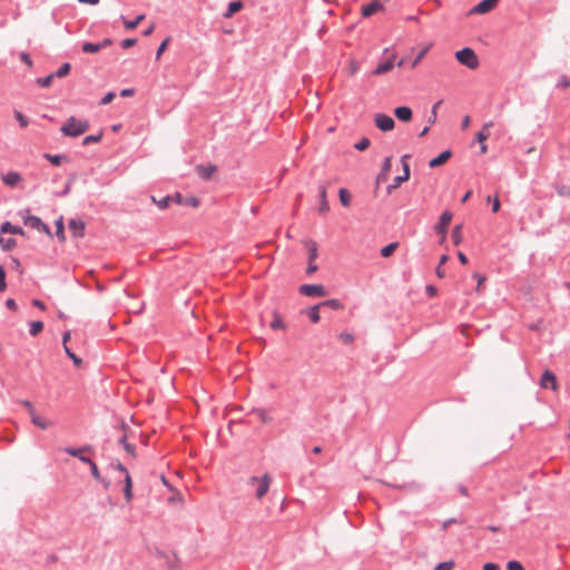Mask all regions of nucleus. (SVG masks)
<instances>
[{
	"label": "nucleus",
	"instance_id": "39",
	"mask_svg": "<svg viewBox=\"0 0 570 570\" xmlns=\"http://www.w3.org/2000/svg\"><path fill=\"white\" fill-rule=\"evenodd\" d=\"M253 414H255L264 423H268L272 421V417L264 410H254Z\"/></svg>",
	"mask_w": 570,
	"mask_h": 570
},
{
	"label": "nucleus",
	"instance_id": "26",
	"mask_svg": "<svg viewBox=\"0 0 570 570\" xmlns=\"http://www.w3.org/2000/svg\"><path fill=\"white\" fill-rule=\"evenodd\" d=\"M338 197H340V202L341 204L344 206V207H348L351 205V194L348 193L347 189L345 188H341L338 190Z\"/></svg>",
	"mask_w": 570,
	"mask_h": 570
},
{
	"label": "nucleus",
	"instance_id": "62",
	"mask_svg": "<svg viewBox=\"0 0 570 570\" xmlns=\"http://www.w3.org/2000/svg\"><path fill=\"white\" fill-rule=\"evenodd\" d=\"M21 60L24 61L28 66H32V61L28 53L22 52L20 56Z\"/></svg>",
	"mask_w": 570,
	"mask_h": 570
},
{
	"label": "nucleus",
	"instance_id": "64",
	"mask_svg": "<svg viewBox=\"0 0 570 570\" xmlns=\"http://www.w3.org/2000/svg\"><path fill=\"white\" fill-rule=\"evenodd\" d=\"M425 291L431 297L436 295V287H434L433 285H428Z\"/></svg>",
	"mask_w": 570,
	"mask_h": 570
},
{
	"label": "nucleus",
	"instance_id": "30",
	"mask_svg": "<svg viewBox=\"0 0 570 570\" xmlns=\"http://www.w3.org/2000/svg\"><path fill=\"white\" fill-rule=\"evenodd\" d=\"M43 330V323L41 321H35L30 324V335L37 336Z\"/></svg>",
	"mask_w": 570,
	"mask_h": 570
},
{
	"label": "nucleus",
	"instance_id": "44",
	"mask_svg": "<svg viewBox=\"0 0 570 570\" xmlns=\"http://www.w3.org/2000/svg\"><path fill=\"white\" fill-rule=\"evenodd\" d=\"M338 338H340V341H341L342 343H344L345 345H350V344H352V343H353V341H354V336H353V334L347 333V332L341 333V334L338 335Z\"/></svg>",
	"mask_w": 570,
	"mask_h": 570
},
{
	"label": "nucleus",
	"instance_id": "4",
	"mask_svg": "<svg viewBox=\"0 0 570 570\" xmlns=\"http://www.w3.org/2000/svg\"><path fill=\"white\" fill-rule=\"evenodd\" d=\"M407 158H409L407 155H404L402 157L401 161H402V166H403V175L396 176L393 179V184H391L387 187V193L389 194L392 193V190L399 188L402 183L407 181L410 179V166L407 164Z\"/></svg>",
	"mask_w": 570,
	"mask_h": 570
},
{
	"label": "nucleus",
	"instance_id": "41",
	"mask_svg": "<svg viewBox=\"0 0 570 570\" xmlns=\"http://www.w3.org/2000/svg\"><path fill=\"white\" fill-rule=\"evenodd\" d=\"M66 354L72 360L73 364L76 366H80L82 361L80 357H78L68 346L63 347Z\"/></svg>",
	"mask_w": 570,
	"mask_h": 570
},
{
	"label": "nucleus",
	"instance_id": "29",
	"mask_svg": "<svg viewBox=\"0 0 570 570\" xmlns=\"http://www.w3.org/2000/svg\"><path fill=\"white\" fill-rule=\"evenodd\" d=\"M81 49L86 53H96L101 49V46L99 43L85 42Z\"/></svg>",
	"mask_w": 570,
	"mask_h": 570
},
{
	"label": "nucleus",
	"instance_id": "17",
	"mask_svg": "<svg viewBox=\"0 0 570 570\" xmlns=\"http://www.w3.org/2000/svg\"><path fill=\"white\" fill-rule=\"evenodd\" d=\"M217 170V167L215 165H209V166H197L196 167V171L197 174L204 178V179H210L213 177V175L216 173Z\"/></svg>",
	"mask_w": 570,
	"mask_h": 570
},
{
	"label": "nucleus",
	"instance_id": "49",
	"mask_svg": "<svg viewBox=\"0 0 570 570\" xmlns=\"http://www.w3.org/2000/svg\"><path fill=\"white\" fill-rule=\"evenodd\" d=\"M184 205L190 206L193 208H196L199 206V199L197 197H187L185 198Z\"/></svg>",
	"mask_w": 570,
	"mask_h": 570
},
{
	"label": "nucleus",
	"instance_id": "58",
	"mask_svg": "<svg viewBox=\"0 0 570 570\" xmlns=\"http://www.w3.org/2000/svg\"><path fill=\"white\" fill-rule=\"evenodd\" d=\"M483 570H500L497 563L488 562L483 564Z\"/></svg>",
	"mask_w": 570,
	"mask_h": 570
},
{
	"label": "nucleus",
	"instance_id": "51",
	"mask_svg": "<svg viewBox=\"0 0 570 570\" xmlns=\"http://www.w3.org/2000/svg\"><path fill=\"white\" fill-rule=\"evenodd\" d=\"M454 567L453 561L441 562L435 567V570H452Z\"/></svg>",
	"mask_w": 570,
	"mask_h": 570
},
{
	"label": "nucleus",
	"instance_id": "15",
	"mask_svg": "<svg viewBox=\"0 0 570 570\" xmlns=\"http://www.w3.org/2000/svg\"><path fill=\"white\" fill-rule=\"evenodd\" d=\"M1 178L2 181L10 187L17 186L22 179L20 174H18L17 171H9L2 175Z\"/></svg>",
	"mask_w": 570,
	"mask_h": 570
},
{
	"label": "nucleus",
	"instance_id": "46",
	"mask_svg": "<svg viewBox=\"0 0 570 570\" xmlns=\"http://www.w3.org/2000/svg\"><path fill=\"white\" fill-rule=\"evenodd\" d=\"M370 139L364 137L358 142L355 144V148L360 151H364L370 146Z\"/></svg>",
	"mask_w": 570,
	"mask_h": 570
},
{
	"label": "nucleus",
	"instance_id": "47",
	"mask_svg": "<svg viewBox=\"0 0 570 570\" xmlns=\"http://www.w3.org/2000/svg\"><path fill=\"white\" fill-rule=\"evenodd\" d=\"M170 41V38H166L161 43L160 46L158 47L157 49V52H156V59L158 60L160 58V56L164 53V51L167 49V46Z\"/></svg>",
	"mask_w": 570,
	"mask_h": 570
},
{
	"label": "nucleus",
	"instance_id": "23",
	"mask_svg": "<svg viewBox=\"0 0 570 570\" xmlns=\"http://www.w3.org/2000/svg\"><path fill=\"white\" fill-rule=\"evenodd\" d=\"M305 245L308 252V261L315 262L317 258V244L314 240H307Z\"/></svg>",
	"mask_w": 570,
	"mask_h": 570
},
{
	"label": "nucleus",
	"instance_id": "32",
	"mask_svg": "<svg viewBox=\"0 0 570 570\" xmlns=\"http://www.w3.org/2000/svg\"><path fill=\"white\" fill-rule=\"evenodd\" d=\"M56 235L57 237L60 239V240H65L66 237H65V227H63V220H62V217H60L57 222H56Z\"/></svg>",
	"mask_w": 570,
	"mask_h": 570
},
{
	"label": "nucleus",
	"instance_id": "16",
	"mask_svg": "<svg viewBox=\"0 0 570 570\" xmlns=\"http://www.w3.org/2000/svg\"><path fill=\"white\" fill-rule=\"evenodd\" d=\"M394 115L399 120L409 122L412 119L413 114H412L411 108L402 106V107L395 108Z\"/></svg>",
	"mask_w": 570,
	"mask_h": 570
},
{
	"label": "nucleus",
	"instance_id": "8",
	"mask_svg": "<svg viewBox=\"0 0 570 570\" xmlns=\"http://www.w3.org/2000/svg\"><path fill=\"white\" fill-rule=\"evenodd\" d=\"M539 384L542 389L550 387L553 391L558 390L557 376L549 370L543 372Z\"/></svg>",
	"mask_w": 570,
	"mask_h": 570
},
{
	"label": "nucleus",
	"instance_id": "31",
	"mask_svg": "<svg viewBox=\"0 0 570 570\" xmlns=\"http://www.w3.org/2000/svg\"><path fill=\"white\" fill-rule=\"evenodd\" d=\"M399 244L397 243H391L386 246H384L382 249H381V255L385 258L390 257L391 255H393V253L395 252V249L397 248Z\"/></svg>",
	"mask_w": 570,
	"mask_h": 570
},
{
	"label": "nucleus",
	"instance_id": "13",
	"mask_svg": "<svg viewBox=\"0 0 570 570\" xmlns=\"http://www.w3.org/2000/svg\"><path fill=\"white\" fill-rule=\"evenodd\" d=\"M69 229L71 230L75 237H82L85 234V223L81 219H71L68 224Z\"/></svg>",
	"mask_w": 570,
	"mask_h": 570
},
{
	"label": "nucleus",
	"instance_id": "54",
	"mask_svg": "<svg viewBox=\"0 0 570 570\" xmlns=\"http://www.w3.org/2000/svg\"><path fill=\"white\" fill-rule=\"evenodd\" d=\"M561 88L567 89L570 87V79L567 76H562L558 83Z\"/></svg>",
	"mask_w": 570,
	"mask_h": 570
},
{
	"label": "nucleus",
	"instance_id": "57",
	"mask_svg": "<svg viewBox=\"0 0 570 570\" xmlns=\"http://www.w3.org/2000/svg\"><path fill=\"white\" fill-rule=\"evenodd\" d=\"M115 98V94L114 92H108L102 99H101V104L102 105H108L110 104Z\"/></svg>",
	"mask_w": 570,
	"mask_h": 570
},
{
	"label": "nucleus",
	"instance_id": "22",
	"mask_svg": "<svg viewBox=\"0 0 570 570\" xmlns=\"http://www.w3.org/2000/svg\"><path fill=\"white\" fill-rule=\"evenodd\" d=\"M320 307H321V305L317 304V305H314V306L309 307L306 311L308 318L314 324L320 322V318H321V316H320Z\"/></svg>",
	"mask_w": 570,
	"mask_h": 570
},
{
	"label": "nucleus",
	"instance_id": "50",
	"mask_svg": "<svg viewBox=\"0 0 570 570\" xmlns=\"http://www.w3.org/2000/svg\"><path fill=\"white\" fill-rule=\"evenodd\" d=\"M7 288L6 284V272L3 266L0 265V292H3Z\"/></svg>",
	"mask_w": 570,
	"mask_h": 570
},
{
	"label": "nucleus",
	"instance_id": "48",
	"mask_svg": "<svg viewBox=\"0 0 570 570\" xmlns=\"http://www.w3.org/2000/svg\"><path fill=\"white\" fill-rule=\"evenodd\" d=\"M507 569L508 570H524L523 566L519 561H515V560L509 561L507 563Z\"/></svg>",
	"mask_w": 570,
	"mask_h": 570
},
{
	"label": "nucleus",
	"instance_id": "53",
	"mask_svg": "<svg viewBox=\"0 0 570 570\" xmlns=\"http://www.w3.org/2000/svg\"><path fill=\"white\" fill-rule=\"evenodd\" d=\"M63 451L67 452L68 454L72 455V456L79 458V455L81 454V452L83 450L82 449L66 448V449H63Z\"/></svg>",
	"mask_w": 570,
	"mask_h": 570
},
{
	"label": "nucleus",
	"instance_id": "45",
	"mask_svg": "<svg viewBox=\"0 0 570 570\" xmlns=\"http://www.w3.org/2000/svg\"><path fill=\"white\" fill-rule=\"evenodd\" d=\"M2 232H10L13 234H22L21 228L12 226L10 223H4L1 227Z\"/></svg>",
	"mask_w": 570,
	"mask_h": 570
},
{
	"label": "nucleus",
	"instance_id": "55",
	"mask_svg": "<svg viewBox=\"0 0 570 570\" xmlns=\"http://www.w3.org/2000/svg\"><path fill=\"white\" fill-rule=\"evenodd\" d=\"M136 42H137V40H136V39H134V38H128V39L122 40L121 46H122V48L128 49V48H130V47L135 46V45H136Z\"/></svg>",
	"mask_w": 570,
	"mask_h": 570
},
{
	"label": "nucleus",
	"instance_id": "56",
	"mask_svg": "<svg viewBox=\"0 0 570 570\" xmlns=\"http://www.w3.org/2000/svg\"><path fill=\"white\" fill-rule=\"evenodd\" d=\"M16 245V240L12 238H9L8 240L3 242L2 247L4 250H10Z\"/></svg>",
	"mask_w": 570,
	"mask_h": 570
},
{
	"label": "nucleus",
	"instance_id": "6",
	"mask_svg": "<svg viewBox=\"0 0 570 570\" xmlns=\"http://www.w3.org/2000/svg\"><path fill=\"white\" fill-rule=\"evenodd\" d=\"M299 293L305 296H316V297H324L327 294L323 285H311V284L302 285L299 287Z\"/></svg>",
	"mask_w": 570,
	"mask_h": 570
},
{
	"label": "nucleus",
	"instance_id": "18",
	"mask_svg": "<svg viewBox=\"0 0 570 570\" xmlns=\"http://www.w3.org/2000/svg\"><path fill=\"white\" fill-rule=\"evenodd\" d=\"M451 155L452 154L450 150H444L438 157L431 159L429 163V166L431 168L440 167V166L444 165L451 158Z\"/></svg>",
	"mask_w": 570,
	"mask_h": 570
},
{
	"label": "nucleus",
	"instance_id": "35",
	"mask_svg": "<svg viewBox=\"0 0 570 570\" xmlns=\"http://www.w3.org/2000/svg\"><path fill=\"white\" fill-rule=\"evenodd\" d=\"M461 225H456L454 228H453V232H452V239H453V243L454 245H459L461 244L462 242V233H461Z\"/></svg>",
	"mask_w": 570,
	"mask_h": 570
},
{
	"label": "nucleus",
	"instance_id": "25",
	"mask_svg": "<svg viewBox=\"0 0 570 570\" xmlns=\"http://www.w3.org/2000/svg\"><path fill=\"white\" fill-rule=\"evenodd\" d=\"M271 327L273 330H285V323L283 322L281 315L277 312L273 313V321L271 322Z\"/></svg>",
	"mask_w": 570,
	"mask_h": 570
},
{
	"label": "nucleus",
	"instance_id": "21",
	"mask_svg": "<svg viewBox=\"0 0 570 570\" xmlns=\"http://www.w3.org/2000/svg\"><path fill=\"white\" fill-rule=\"evenodd\" d=\"M320 198H321L320 213L324 215L330 210V205L326 199V187H324V186L321 187V189H320Z\"/></svg>",
	"mask_w": 570,
	"mask_h": 570
},
{
	"label": "nucleus",
	"instance_id": "61",
	"mask_svg": "<svg viewBox=\"0 0 570 570\" xmlns=\"http://www.w3.org/2000/svg\"><path fill=\"white\" fill-rule=\"evenodd\" d=\"M500 210V200L498 197H494L492 203V212L498 213Z\"/></svg>",
	"mask_w": 570,
	"mask_h": 570
},
{
	"label": "nucleus",
	"instance_id": "5",
	"mask_svg": "<svg viewBox=\"0 0 570 570\" xmlns=\"http://www.w3.org/2000/svg\"><path fill=\"white\" fill-rule=\"evenodd\" d=\"M375 126L382 131H391L395 122L392 117L385 114H376L374 117Z\"/></svg>",
	"mask_w": 570,
	"mask_h": 570
},
{
	"label": "nucleus",
	"instance_id": "11",
	"mask_svg": "<svg viewBox=\"0 0 570 570\" xmlns=\"http://www.w3.org/2000/svg\"><path fill=\"white\" fill-rule=\"evenodd\" d=\"M385 8L382 3H380L377 0L372 1L371 3L362 7V16L364 18H368L373 16L376 12L384 11Z\"/></svg>",
	"mask_w": 570,
	"mask_h": 570
},
{
	"label": "nucleus",
	"instance_id": "42",
	"mask_svg": "<svg viewBox=\"0 0 570 570\" xmlns=\"http://www.w3.org/2000/svg\"><path fill=\"white\" fill-rule=\"evenodd\" d=\"M360 69V65L356 60L352 59L348 62L347 72L351 77L355 76Z\"/></svg>",
	"mask_w": 570,
	"mask_h": 570
},
{
	"label": "nucleus",
	"instance_id": "37",
	"mask_svg": "<svg viewBox=\"0 0 570 570\" xmlns=\"http://www.w3.org/2000/svg\"><path fill=\"white\" fill-rule=\"evenodd\" d=\"M151 200L153 203H155L160 209H165L169 206L170 202H171V197L169 196H166L164 197L163 199L160 200H156V198L154 196H151Z\"/></svg>",
	"mask_w": 570,
	"mask_h": 570
},
{
	"label": "nucleus",
	"instance_id": "27",
	"mask_svg": "<svg viewBox=\"0 0 570 570\" xmlns=\"http://www.w3.org/2000/svg\"><path fill=\"white\" fill-rule=\"evenodd\" d=\"M145 18H146V16L144 13H141L135 20H131V21L124 20V24H125L126 29L134 30L139 26V23L142 20H145Z\"/></svg>",
	"mask_w": 570,
	"mask_h": 570
},
{
	"label": "nucleus",
	"instance_id": "7",
	"mask_svg": "<svg viewBox=\"0 0 570 570\" xmlns=\"http://www.w3.org/2000/svg\"><path fill=\"white\" fill-rule=\"evenodd\" d=\"M452 220V213L445 210L440 217V222L436 225V232L441 235V242L445 240L446 230Z\"/></svg>",
	"mask_w": 570,
	"mask_h": 570
},
{
	"label": "nucleus",
	"instance_id": "43",
	"mask_svg": "<svg viewBox=\"0 0 570 570\" xmlns=\"http://www.w3.org/2000/svg\"><path fill=\"white\" fill-rule=\"evenodd\" d=\"M101 137H102V132H99L98 135H89V136L85 137L82 145L87 146L91 142H98V141H100Z\"/></svg>",
	"mask_w": 570,
	"mask_h": 570
},
{
	"label": "nucleus",
	"instance_id": "19",
	"mask_svg": "<svg viewBox=\"0 0 570 570\" xmlns=\"http://www.w3.org/2000/svg\"><path fill=\"white\" fill-rule=\"evenodd\" d=\"M124 495L125 499L129 502L132 499V481L129 472H126L124 478Z\"/></svg>",
	"mask_w": 570,
	"mask_h": 570
},
{
	"label": "nucleus",
	"instance_id": "12",
	"mask_svg": "<svg viewBox=\"0 0 570 570\" xmlns=\"http://www.w3.org/2000/svg\"><path fill=\"white\" fill-rule=\"evenodd\" d=\"M24 224L33 229H37L39 232H43L48 235H50L49 227L42 223V220L39 217L30 216L26 219Z\"/></svg>",
	"mask_w": 570,
	"mask_h": 570
},
{
	"label": "nucleus",
	"instance_id": "3",
	"mask_svg": "<svg viewBox=\"0 0 570 570\" xmlns=\"http://www.w3.org/2000/svg\"><path fill=\"white\" fill-rule=\"evenodd\" d=\"M456 60L468 67L469 69H476L479 67V59L471 48H463L455 52Z\"/></svg>",
	"mask_w": 570,
	"mask_h": 570
},
{
	"label": "nucleus",
	"instance_id": "59",
	"mask_svg": "<svg viewBox=\"0 0 570 570\" xmlns=\"http://www.w3.org/2000/svg\"><path fill=\"white\" fill-rule=\"evenodd\" d=\"M6 306L12 311H17L18 306L13 298H8L6 302Z\"/></svg>",
	"mask_w": 570,
	"mask_h": 570
},
{
	"label": "nucleus",
	"instance_id": "20",
	"mask_svg": "<svg viewBox=\"0 0 570 570\" xmlns=\"http://www.w3.org/2000/svg\"><path fill=\"white\" fill-rule=\"evenodd\" d=\"M492 125H493L492 121L485 122L482 126V129L475 135V138L480 144L485 142V140L489 138L490 128L492 127Z\"/></svg>",
	"mask_w": 570,
	"mask_h": 570
},
{
	"label": "nucleus",
	"instance_id": "1",
	"mask_svg": "<svg viewBox=\"0 0 570 570\" xmlns=\"http://www.w3.org/2000/svg\"><path fill=\"white\" fill-rule=\"evenodd\" d=\"M89 129V122L87 120L77 119L76 117H69L61 127V132L68 137H78L85 134Z\"/></svg>",
	"mask_w": 570,
	"mask_h": 570
},
{
	"label": "nucleus",
	"instance_id": "10",
	"mask_svg": "<svg viewBox=\"0 0 570 570\" xmlns=\"http://www.w3.org/2000/svg\"><path fill=\"white\" fill-rule=\"evenodd\" d=\"M396 58L395 53H392L386 61L380 62L377 67L373 70L374 76H381L389 71H391L394 67V60Z\"/></svg>",
	"mask_w": 570,
	"mask_h": 570
},
{
	"label": "nucleus",
	"instance_id": "63",
	"mask_svg": "<svg viewBox=\"0 0 570 570\" xmlns=\"http://www.w3.org/2000/svg\"><path fill=\"white\" fill-rule=\"evenodd\" d=\"M317 271V265L314 262L308 261L307 274H312Z\"/></svg>",
	"mask_w": 570,
	"mask_h": 570
},
{
	"label": "nucleus",
	"instance_id": "36",
	"mask_svg": "<svg viewBox=\"0 0 570 570\" xmlns=\"http://www.w3.org/2000/svg\"><path fill=\"white\" fill-rule=\"evenodd\" d=\"M55 79V75H49L47 77H42V78H38L37 79V83L40 86V87H43V88H48L50 87V85L52 83V80Z\"/></svg>",
	"mask_w": 570,
	"mask_h": 570
},
{
	"label": "nucleus",
	"instance_id": "9",
	"mask_svg": "<svg viewBox=\"0 0 570 570\" xmlns=\"http://www.w3.org/2000/svg\"><path fill=\"white\" fill-rule=\"evenodd\" d=\"M497 4L498 0H482L471 9L470 13L484 14L493 10Z\"/></svg>",
	"mask_w": 570,
	"mask_h": 570
},
{
	"label": "nucleus",
	"instance_id": "34",
	"mask_svg": "<svg viewBox=\"0 0 570 570\" xmlns=\"http://www.w3.org/2000/svg\"><path fill=\"white\" fill-rule=\"evenodd\" d=\"M71 66L69 62H65L61 65V67L55 72V78H62L66 77L70 72Z\"/></svg>",
	"mask_w": 570,
	"mask_h": 570
},
{
	"label": "nucleus",
	"instance_id": "52",
	"mask_svg": "<svg viewBox=\"0 0 570 570\" xmlns=\"http://www.w3.org/2000/svg\"><path fill=\"white\" fill-rule=\"evenodd\" d=\"M89 466H90V471H91L92 476L96 480H100V473H99L97 464L95 462H90Z\"/></svg>",
	"mask_w": 570,
	"mask_h": 570
},
{
	"label": "nucleus",
	"instance_id": "40",
	"mask_svg": "<svg viewBox=\"0 0 570 570\" xmlns=\"http://www.w3.org/2000/svg\"><path fill=\"white\" fill-rule=\"evenodd\" d=\"M441 104H442V101L440 100V101H438V102H435V104L433 105L432 110H431V115H430V117H429V119H428L429 125H433V124H435V121H436V117H438V108H439V106H440Z\"/></svg>",
	"mask_w": 570,
	"mask_h": 570
},
{
	"label": "nucleus",
	"instance_id": "38",
	"mask_svg": "<svg viewBox=\"0 0 570 570\" xmlns=\"http://www.w3.org/2000/svg\"><path fill=\"white\" fill-rule=\"evenodd\" d=\"M45 158L48 159L52 165L59 166L61 161L65 159V156L45 154Z\"/></svg>",
	"mask_w": 570,
	"mask_h": 570
},
{
	"label": "nucleus",
	"instance_id": "24",
	"mask_svg": "<svg viewBox=\"0 0 570 570\" xmlns=\"http://www.w3.org/2000/svg\"><path fill=\"white\" fill-rule=\"evenodd\" d=\"M242 8H243V3L240 1H233L228 4L227 11L224 13V17L230 18L236 12H238Z\"/></svg>",
	"mask_w": 570,
	"mask_h": 570
},
{
	"label": "nucleus",
	"instance_id": "33",
	"mask_svg": "<svg viewBox=\"0 0 570 570\" xmlns=\"http://www.w3.org/2000/svg\"><path fill=\"white\" fill-rule=\"evenodd\" d=\"M431 47L432 45H428L419 52L416 58L411 63L412 69H414L420 63V61L424 58V56L426 55Z\"/></svg>",
	"mask_w": 570,
	"mask_h": 570
},
{
	"label": "nucleus",
	"instance_id": "14",
	"mask_svg": "<svg viewBox=\"0 0 570 570\" xmlns=\"http://www.w3.org/2000/svg\"><path fill=\"white\" fill-rule=\"evenodd\" d=\"M31 422L40 428L41 430H47L48 428L52 426V423L42 417L40 414H38L36 411H31L30 414Z\"/></svg>",
	"mask_w": 570,
	"mask_h": 570
},
{
	"label": "nucleus",
	"instance_id": "2",
	"mask_svg": "<svg viewBox=\"0 0 570 570\" xmlns=\"http://www.w3.org/2000/svg\"><path fill=\"white\" fill-rule=\"evenodd\" d=\"M272 478L265 473L262 476H250L247 484L255 490V497L257 500H262L269 490Z\"/></svg>",
	"mask_w": 570,
	"mask_h": 570
},
{
	"label": "nucleus",
	"instance_id": "28",
	"mask_svg": "<svg viewBox=\"0 0 570 570\" xmlns=\"http://www.w3.org/2000/svg\"><path fill=\"white\" fill-rule=\"evenodd\" d=\"M321 306H326V307H330L332 309H343V304L336 299V298H332V299H327V301H324L322 303H320Z\"/></svg>",
	"mask_w": 570,
	"mask_h": 570
},
{
	"label": "nucleus",
	"instance_id": "60",
	"mask_svg": "<svg viewBox=\"0 0 570 570\" xmlns=\"http://www.w3.org/2000/svg\"><path fill=\"white\" fill-rule=\"evenodd\" d=\"M126 452L130 454L132 458L136 456L135 446L132 444H126L125 448Z\"/></svg>",
	"mask_w": 570,
	"mask_h": 570
}]
</instances>
